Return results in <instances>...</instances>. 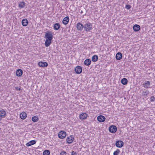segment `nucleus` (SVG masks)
Returning <instances> with one entry per match:
<instances>
[{"instance_id":"obj_8","label":"nucleus","mask_w":155,"mask_h":155,"mask_svg":"<svg viewBox=\"0 0 155 155\" xmlns=\"http://www.w3.org/2000/svg\"><path fill=\"white\" fill-rule=\"evenodd\" d=\"M38 65L41 67H46L48 66V64L46 62L40 61L38 63Z\"/></svg>"},{"instance_id":"obj_4","label":"nucleus","mask_w":155,"mask_h":155,"mask_svg":"<svg viewBox=\"0 0 155 155\" xmlns=\"http://www.w3.org/2000/svg\"><path fill=\"white\" fill-rule=\"evenodd\" d=\"M117 127L114 125H111L109 128V130L110 132L114 133L117 131Z\"/></svg>"},{"instance_id":"obj_5","label":"nucleus","mask_w":155,"mask_h":155,"mask_svg":"<svg viewBox=\"0 0 155 155\" xmlns=\"http://www.w3.org/2000/svg\"><path fill=\"white\" fill-rule=\"evenodd\" d=\"M124 143L121 140L117 141L115 143L116 146L118 148H121L124 146Z\"/></svg>"},{"instance_id":"obj_24","label":"nucleus","mask_w":155,"mask_h":155,"mask_svg":"<svg viewBox=\"0 0 155 155\" xmlns=\"http://www.w3.org/2000/svg\"><path fill=\"white\" fill-rule=\"evenodd\" d=\"M98 57L96 55H94L92 57V61L93 62H96L97 61Z\"/></svg>"},{"instance_id":"obj_10","label":"nucleus","mask_w":155,"mask_h":155,"mask_svg":"<svg viewBox=\"0 0 155 155\" xmlns=\"http://www.w3.org/2000/svg\"><path fill=\"white\" fill-rule=\"evenodd\" d=\"M69 21V18L68 16H66L64 17L62 21V23L65 25H66L67 24Z\"/></svg>"},{"instance_id":"obj_9","label":"nucleus","mask_w":155,"mask_h":155,"mask_svg":"<svg viewBox=\"0 0 155 155\" xmlns=\"http://www.w3.org/2000/svg\"><path fill=\"white\" fill-rule=\"evenodd\" d=\"M105 117L103 115H100L97 117V119L98 121L102 122H104L105 120Z\"/></svg>"},{"instance_id":"obj_39","label":"nucleus","mask_w":155,"mask_h":155,"mask_svg":"<svg viewBox=\"0 0 155 155\" xmlns=\"http://www.w3.org/2000/svg\"><path fill=\"white\" fill-rule=\"evenodd\" d=\"M84 10L85 11V9L84 8Z\"/></svg>"},{"instance_id":"obj_37","label":"nucleus","mask_w":155,"mask_h":155,"mask_svg":"<svg viewBox=\"0 0 155 155\" xmlns=\"http://www.w3.org/2000/svg\"><path fill=\"white\" fill-rule=\"evenodd\" d=\"M71 139H72V140H71V141H72V142L74 141V137L72 136L71 135Z\"/></svg>"},{"instance_id":"obj_22","label":"nucleus","mask_w":155,"mask_h":155,"mask_svg":"<svg viewBox=\"0 0 155 155\" xmlns=\"http://www.w3.org/2000/svg\"><path fill=\"white\" fill-rule=\"evenodd\" d=\"M27 117V114L25 112H22L20 114V117L21 119L24 120Z\"/></svg>"},{"instance_id":"obj_12","label":"nucleus","mask_w":155,"mask_h":155,"mask_svg":"<svg viewBox=\"0 0 155 155\" xmlns=\"http://www.w3.org/2000/svg\"><path fill=\"white\" fill-rule=\"evenodd\" d=\"M140 26L137 24L135 25L133 27V30L135 31H138L140 29Z\"/></svg>"},{"instance_id":"obj_33","label":"nucleus","mask_w":155,"mask_h":155,"mask_svg":"<svg viewBox=\"0 0 155 155\" xmlns=\"http://www.w3.org/2000/svg\"><path fill=\"white\" fill-rule=\"evenodd\" d=\"M131 7V6L129 5H126L125 8L127 9H130Z\"/></svg>"},{"instance_id":"obj_6","label":"nucleus","mask_w":155,"mask_h":155,"mask_svg":"<svg viewBox=\"0 0 155 155\" xmlns=\"http://www.w3.org/2000/svg\"><path fill=\"white\" fill-rule=\"evenodd\" d=\"M84 25H83L80 22H78L76 25V27L78 31H82L84 28Z\"/></svg>"},{"instance_id":"obj_11","label":"nucleus","mask_w":155,"mask_h":155,"mask_svg":"<svg viewBox=\"0 0 155 155\" xmlns=\"http://www.w3.org/2000/svg\"><path fill=\"white\" fill-rule=\"evenodd\" d=\"M6 115V113L5 110L2 109L0 110V116L1 118H4Z\"/></svg>"},{"instance_id":"obj_25","label":"nucleus","mask_w":155,"mask_h":155,"mask_svg":"<svg viewBox=\"0 0 155 155\" xmlns=\"http://www.w3.org/2000/svg\"><path fill=\"white\" fill-rule=\"evenodd\" d=\"M71 140L72 139H71V135L68 137H67L66 138V141L67 143L68 144L71 143H72V141H71Z\"/></svg>"},{"instance_id":"obj_30","label":"nucleus","mask_w":155,"mask_h":155,"mask_svg":"<svg viewBox=\"0 0 155 155\" xmlns=\"http://www.w3.org/2000/svg\"><path fill=\"white\" fill-rule=\"evenodd\" d=\"M120 152V150L119 149H117L116 151H115L113 153L114 155H118L119 153Z\"/></svg>"},{"instance_id":"obj_13","label":"nucleus","mask_w":155,"mask_h":155,"mask_svg":"<svg viewBox=\"0 0 155 155\" xmlns=\"http://www.w3.org/2000/svg\"><path fill=\"white\" fill-rule=\"evenodd\" d=\"M23 74V71L21 69H18L16 71V74L18 77L21 76Z\"/></svg>"},{"instance_id":"obj_1","label":"nucleus","mask_w":155,"mask_h":155,"mask_svg":"<svg viewBox=\"0 0 155 155\" xmlns=\"http://www.w3.org/2000/svg\"><path fill=\"white\" fill-rule=\"evenodd\" d=\"M84 29L86 32L90 31L93 29L92 24L88 22L84 25Z\"/></svg>"},{"instance_id":"obj_14","label":"nucleus","mask_w":155,"mask_h":155,"mask_svg":"<svg viewBox=\"0 0 155 155\" xmlns=\"http://www.w3.org/2000/svg\"><path fill=\"white\" fill-rule=\"evenodd\" d=\"M87 114L85 113H82L80 114L79 116V117L81 120L85 119L87 117Z\"/></svg>"},{"instance_id":"obj_17","label":"nucleus","mask_w":155,"mask_h":155,"mask_svg":"<svg viewBox=\"0 0 155 155\" xmlns=\"http://www.w3.org/2000/svg\"><path fill=\"white\" fill-rule=\"evenodd\" d=\"M36 143V142L35 140H32L26 143V145L27 147H29L35 144Z\"/></svg>"},{"instance_id":"obj_38","label":"nucleus","mask_w":155,"mask_h":155,"mask_svg":"<svg viewBox=\"0 0 155 155\" xmlns=\"http://www.w3.org/2000/svg\"><path fill=\"white\" fill-rule=\"evenodd\" d=\"M1 117L0 116V121L1 120Z\"/></svg>"},{"instance_id":"obj_36","label":"nucleus","mask_w":155,"mask_h":155,"mask_svg":"<svg viewBox=\"0 0 155 155\" xmlns=\"http://www.w3.org/2000/svg\"><path fill=\"white\" fill-rule=\"evenodd\" d=\"M79 12L81 14H82L83 13V10L80 9L79 11Z\"/></svg>"},{"instance_id":"obj_27","label":"nucleus","mask_w":155,"mask_h":155,"mask_svg":"<svg viewBox=\"0 0 155 155\" xmlns=\"http://www.w3.org/2000/svg\"><path fill=\"white\" fill-rule=\"evenodd\" d=\"M32 120L34 122H37L38 120V117L37 116H34L32 118Z\"/></svg>"},{"instance_id":"obj_21","label":"nucleus","mask_w":155,"mask_h":155,"mask_svg":"<svg viewBox=\"0 0 155 155\" xmlns=\"http://www.w3.org/2000/svg\"><path fill=\"white\" fill-rule=\"evenodd\" d=\"M60 27V25L58 23H56L54 24L53 28L54 30H58Z\"/></svg>"},{"instance_id":"obj_34","label":"nucleus","mask_w":155,"mask_h":155,"mask_svg":"<svg viewBox=\"0 0 155 155\" xmlns=\"http://www.w3.org/2000/svg\"><path fill=\"white\" fill-rule=\"evenodd\" d=\"M71 155H77V153L76 152L74 151H72L71 152Z\"/></svg>"},{"instance_id":"obj_20","label":"nucleus","mask_w":155,"mask_h":155,"mask_svg":"<svg viewBox=\"0 0 155 155\" xmlns=\"http://www.w3.org/2000/svg\"><path fill=\"white\" fill-rule=\"evenodd\" d=\"M52 40H48L46 39L45 42V46L46 47L49 46L51 43V41Z\"/></svg>"},{"instance_id":"obj_3","label":"nucleus","mask_w":155,"mask_h":155,"mask_svg":"<svg viewBox=\"0 0 155 155\" xmlns=\"http://www.w3.org/2000/svg\"><path fill=\"white\" fill-rule=\"evenodd\" d=\"M53 36L51 33L49 32L45 33V38L47 39L52 40Z\"/></svg>"},{"instance_id":"obj_15","label":"nucleus","mask_w":155,"mask_h":155,"mask_svg":"<svg viewBox=\"0 0 155 155\" xmlns=\"http://www.w3.org/2000/svg\"><path fill=\"white\" fill-rule=\"evenodd\" d=\"M28 23V21L26 19H23L21 21V24L24 26H26Z\"/></svg>"},{"instance_id":"obj_23","label":"nucleus","mask_w":155,"mask_h":155,"mask_svg":"<svg viewBox=\"0 0 155 155\" xmlns=\"http://www.w3.org/2000/svg\"><path fill=\"white\" fill-rule=\"evenodd\" d=\"M121 82L122 84L126 85L128 81L127 78H124L121 79Z\"/></svg>"},{"instance_id":"obj_26","label":"nucleus","mask_w":155,"mask_h":155,"mask_svg":"<svg viewBox=\"0 0 155 155\" xmlns=\"http://www.w3.org/2000/svg\"><path fill=\"white\" fill-rule=\"evenodd\" d=\"M149 91L147 90L145 91H143L142 93V95L144 97H147L148 95L149 94Z\"/></svg>"},{"instance_id":"obj_2","label":"nucleus","mask_w":155,"mask_h":155,"mask_svg":"<svg viewBox=\"0 0 155 155\" xmlns=\"http://www.w3.org/2000/svg\"><path fill=\"white\" fill-rule=\"evenodd\" d=\"M66 136V133L63 130L61 131L58 134V137L59 138L62 139L65 137Z\"/></svg>"},{"instance_id":"obj_31","label":"nucleus","mask_w":155,"mask_h":155,"mask_svg":"<svg viewBox=\"0 0 155 155\" xmlns=\"http://www.w3.org/2000/svg\"><path fill=\"white\" fill-rule=\"evenodd\" d=\"M155 99V97L153 96H152L150 97V101L151 102L154 101Z\"/></svg>"},{"instance_id":"obj_7","label":"nucleus","mask_w":155,"mask_h":155,"mask_svg":"<svg viewBox=\"0 0 155 155\" xmlns=\"http://www.w3.org/2000/svg\"><path fill=\"white\" fill-rule=\"evenodd\" d=\"M74 71L77 74H80L81 73L82 71V69L80 66H77L75 68Z\"/></svg>"},{"instance_id":"obj_35","label":"nucleus","mask_w":155,"mask_h":155,"mask_svg":"<svg viewBox=\"0 0 155 155\" xmlns=\"http://www.w3.org/2000/svg\"><path fill=\"white\" fill-rule=\"evenodd\" d=\"M15 89L17 91H20L21 90V88L20 87H15Z\"/></svg>"},{"instance_id":"obj_19","label":"nucleus","mask_w":155,"mask_h":155,"mask_svg":"<svg viewBox=\"0 0 155 155\" xmlns=\"http://www.w3.org/2000/svg\"><path fill=\"white\" fill-rule=\"evenodd\" d=\"M143 85L144 87L147 88L150 87V83L148 81H146L143 84Z\"/></svg>"},{"instance_id":"obj_29","label":"nucleus","mask_w":155,"mask_h":155,"mask_svg":"<svg viewBox=\"0 0 155 155\" xmlns=\"http://www.w3.org/2000/svg\"><path fill=\"white\" fill-rule=\"evenodd\" d=\"M25 3L24 2H20L19 4V6L21 8H24L25 6Z\"/></svg>"},{"instance_id":"obj_32","label":"nucleus","mask_w":155,"mask_h":155,"mask_svg":"<svg viewBox=\"0 0 155 155\" xmlns=\"http://www.w3.org/2000/svg\"><path fill=\"white\" fill-rule=\"evenodd\" d=\"M66 153L65 151H62L61 152L60 154V155H66Z\"/></svg>"},{"instance_id":"obj_16","label":"nucleus","mask_w":155,"mask_h":155,"mask_svg":"<svg viewBox=\"0 0 155 155\" xmlns=\"http://www.w3.org/2000/svg\"><path fill=\"white\" fill-rule=\"evenodd\" d=\"M116 58L117 60H120L122 57V55L121 53L120 52H118L116 55Z\"/></svg>"},{"instance_id":"obj_18","label":"nucleus","mask_w":155,"mask_h":155,"mask_svg":"<svg viewBox=\"0 0 155 155\" xmlns=\"http://www.w3.org/2000/svg\"><path fill=\"white\" fill-rule=\"evenodd\" d=\"M91 61L90 59H86L84 61V64L86 66H89L91 64Z\"/></svg>"},{"instance_id":"obj_28","label":"nucleus","mask_w":155,"mask_h":155,"mask_svg":"<svg viewBox=\"0 0 155 155\" xmlns=\"http://www.w3.org/2000/svg\"><path fill=\"white\" fill-rule=\"evenodd\" d=\"M50 151L48 150H45L43 152V155H49Z\"/></svg>"}]
</instances>
